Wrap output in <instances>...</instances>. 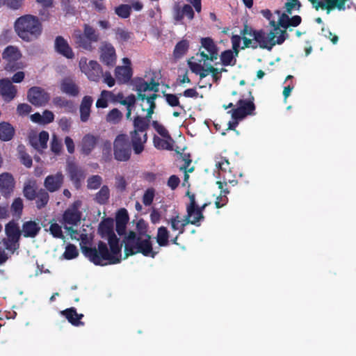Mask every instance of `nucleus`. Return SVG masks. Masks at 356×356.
I'll list each match as a JSON object with an SVG mask.
<instances>
[{
	"instance_id": "nucleus-1",
	"label": "nucleus",
	"mask_w": 356,
	"mask_h": 356,
	"mask_svg": "<svg viewBox=\"0 0 356 356\" xmlns=\"http://www.w3.org/2000/svg\"><path fill=\"white\" fill-rule=\"evenodd\" d=\"M261 13L269 22L270 29L268 31L262 29L255 31L245 26L242 31V38L236 35L232 38L235 56L238 55V48L240 47L241 39L243 40V49L259 47L261 49L271 50L274 46L282 44L289 38L286 32L288 28L296 27L301 23L300 16L295 15L290 18L288 14L280 10L271 13L270 10L266 9L262 10Z\"/></svg>"
},
{
	"instance_id": "nucleus-2",
	"label": "nucleus",
	"mask_w": 356,
	"mask_h": 356,
	"mask_svg": "<svg viewBox=\"0 0 356 356\" xmlns=\"http://www.w3.org/2000/svg\"><path fill=\"white\" fill-rule=\"evenodd\" d=\"M99 233L108 242L110 250L102 242L98 244V250L81 243L82 253L96 265L114 264L120 261V247L118 238L113 232V220L106 219L99 226Z\"/></svg>"
},
{
	"instance_id": "nucleus-3",
	"label": "nucleus",
	"mask_w": 356,
	"mask_h": 356,
	"mask_svg": "<svg viewBox=\"0 0 356 356\" xmlns=\"http://www.w3.org/2000/svg\"><path fill=\"white\" fill-rule=\"evenodd\" d=\"M150 239L151 237L148 234L140 233L136 235L134 232H129L123 240L124 258L137 253H142L146 257H154L157 252L153 250Z\"/></svg>"
},
{
	"instance_id": "nucleus-4",
	"label": "nucleus",
	"mask_w": 356,
	"mask_h": 356,
	"mask_svg": "<svg viewBox=\"0 0 356 356\" xmlns=\"http://www.w3.org/2000/svg\"><path fill=\"white\" fill-rule=\"evenodd\" d=\"M15 30L21 39L30 42L40 36L42 25L38 17L25 15L15 21Z\"/></svg>"
},
{
	"instance_id": "nucleus-5",
	"label": "nucleus",
	"mask_w": 356,
	"mask_h": 356,
	"mask_svg": "<svg viewBox=\"0 0 356 356\" xmlns=\"http://www.w3.org/2000/svg\"><path fill=\"white\" fill-rule=\"evenodd\" d=\"M136 90L138 92V99L140 101V106L144 112H147L146 115L152 118L156 108L155 99L158 95L154 93L151 95H147L145 93L148 91L157 92L159 90V83L153 79L149 83L140 79L136 83Z\"/></svg>"
},
{
	"instance_id": "nucleus-6",
	"label": "nucleus",
	"mask_w": 356,
	"mask_h": 356,
	"mask_svg": "<svg viewBox=\"0 0 356 356\" xmlns=\"http://www.w3.org/2000/svg\"><path fill=\"white\" fill-rule=\"evenodd\" d=\"M215 162L216 168L219 170V174L222 175L223 177V181H218L216 182L218 188L220 189L221 191L220 197L216 199L215 204L217 208H220L227 204V195L229 193L224 186H227V182L234 186L236 184V181L230 178L231 167L227 159L223 157H216Z\"/></svg>"
},
{
	"instance_id": "nucleus-7",
	"label": "nucleus",
	"mask_w": 356,
	"mask_h": 356,
	"mask_svg": "<svg viewBox=\"0 0 356 356\" xmlns=\"http://www.w3.org/2000/svg\"><path fill=\"white\" fill-rule=\"evenodd\" d=\"M200 47L195 59L204 64L213 63L219 57V48L215 41L210 37L201 38Z\"/></svg>"
},
{
	"instance_id": "nucleus-8",
	"label": "nucleus",
	"mask_w": 356,
	"mask_h": 356,
	"mask_svg": "<svg viewBox=\"0 0 356 356\" xmlns=\"http://www.w3.org/2000/svg\"><path fill=\"white\" fill-rule=\"evenodd\" d=\"M72 38L79 47L92 51L94 49L92 43L99 41V35L93 27L85 24L83 33L80 30L76 29L72 33Z\"/></svg>"
},
{
	"instance_id": "nucleus-9",
	"label": "nucleus",
	"mask_w": 356,
	"mask_h": 356,
	"mask_svg": "<svg viewBox=\"0 0 356 356\" xmlns=\"http://www.w3.org/2000/svg\"><path fill=\"white\" fill-rule=\"evenodd\" d=\"M79 67L82 73L91 81H99L102 74V69L97 61L94 60H88L86 57L80 58Z\"/></svg>"
},
{
	"instance_id": "nucleus-10",
	"label": "nucleus",
	"mask_w": 356,
	"mask_h": 356,
	"mask_svg": "<svg viewBox=\"0 0 356 356\" xmlns=\"http://www.w3.org/2000/svg\"><path fill=\"white\" fill-rule=\"evenodd\" d=\"M113 152L115 159L120 161H127L131 156L129 138L126 134L118 135L113 143Z\"/></svg>"
},
{
	"instance_id": "nucleus-11",
	"label": "nucleus",
	"mask_w": 356,
	"mask_h": 356,
	"mask_svg": "<svg viewBox=\"0 0 356 356\" xmlns=\"http://www.w3.org/2000/svg\"><path fill=\"white\" fill-rule=\"evenodd\" d=\"M188 195L190 199V204L186 207L187 215L185 219L188 221V224L199 225L200 221L204 218L202 211L207 206V204L205 203L199 207L196 204L195 195L193 194L191 195L189 193H188Z\"/></svg>"
},
{
	"instance_id": "nucleus-12",
	"label": "nucleus",
	"mask_w": 356,
	"mask_h": 356,
	"mask_svg": "<svg viewBox=\"0 0 356 356\" xmlns=\"http://www.w3.org/2000/svg\"><path fill=\"white\" fill-rule=\"evenodd\" d=\"M5 231L7 240H3V245L5 249L13 252L17 248V241L22 232L19 231L17 224L14 222H8L6 226Z\"/></svg>"
},
{
	"instance_id": "nucleus-13",
	"label": "nucleus",
	"mask_w": 356,
	"mask_h": 356,
	"mask_svg": "<svg viewBox=\"0 0 356 356\" xmlns=\"http://www.w3.org/2000/svg\"><path fill=\"white\" fill-rule=\"evenodd\" d=\"M81 204V201L76 200L64 212L63 223L65 229H68L67 225H76L80 222L82 213L79 209Z\"/></svg>"
},
{
	"instance_id": "nucleus-14",
	"label": "nucleus",
	"mask_w": 356,
	"mask_h": 356,
	"mask_svg": "<svg viewBox=\"0 0 356 356\" xmlns=\"http://www.w3.org/2000/svg\"><path fill=\"white\" fill-rule=\"evenodd\" d=\"M27 99L30 103L35 106H43L50 99L49 94L40 87H32L27 93Z\"/></svg>"
},
{
	"instance_id": "nucleus-15",
	"label": "nucleus",
	"mask_w": 356,
	"mask_h": 356,
	"mask_svg": "<svg viewBox=\"0 0 356 356\" xmlns=\"http://www.w3.org/2000/svg\"><path fill=\"white\" fill-rule=\"evenodd\" d=\"M252 99H240L237 104V108L232 111V116L236 120H241L247 115H253L255 109Z\"/></svg>"
},
{
	"instance_id": "nucleus-16",
	"label": "nucleus",
	"mask_w": 356,
	"mask_h": 356,
	"mask_svg": "<svg viewBox=\"0 0 356 356\" xmlns=\"http://www.w3.org/2000/svg\"><path fill=\"white\" fill-rule=\"evenodd\" d=\"M22 56V53L18 47L12 45L7 47L2 54L3 59L7 62L6 70L13 71L20 68L21 66L19 65H14L13 63L19 60Z\"/></svg>"
},
{
	"instance_id": "nucleus-17",
	"label": "nucleus",
	"mask_w": 356,
	"mask_h": 356,
	"mask_svg": "<svg viewBox=\"0 0 356 356\" xmlns=\"http://www.w3.org/2000/svg\"><path fill=\"white\" fill-rule=\"evenodd\" d=\"M188 64L191 70L193 73L199 74L201 79L206 77L211 72H218V68L213 67L211 63L204 64L202 62L195 59V57L190 58Z\"/></svg>"
},
{
	"instance_id": "nucleus-18",
	"label": "nucleus",
	"mask_w": 356,
	"mask_h": 356,
	"mask_svg": "<svg viewBox=\"0 0 356 356\" xmlns=\"http://www.w3.org/2000/svg\"><path fill=\"white\" fill-rule=\"evenodd\" d=\"M99 60L107 66H113L116 63V53L114 47L108 42H103L99 48Z\"/></svg>"
},
{
	"instance_id": "nucleus-19",
	"label": "nucleus",
	"mask_w": 356,
	"mask_h": 356,
	"mask_svg": "<svg viewBox=\"0 0 356 356\" xmlns=\"http://www.w3.org/2000/svg\"><path fill=\"white\" fill-rule=\"evenodd\" d=\"M64 176L58 172L54 175H48L44 181L45 188L50 193L59 190L63 183Z\"/></svg>"
},
{
	"instance_id": "nucleus-20",
	"label": "nucleus",
	"mask_w": 356,
	"mask_h": 356,
	"mask_svg": "<svg viewBox=\"0 0 356 356\" xmlns=\"http://www.w3.org/2000/svg\"><path fill=\"white\" fill-rule=\"evenodd\" d=\"M54 47L56 51L68 59H72L74 54L72 49L69 45L67 41L62 36H58L55 39Z\"/></svg>"
},
{
	"instance_id": "nucleus-21",
	"label": "nucleus",
	"mask_w": 356,
	"mask_h": 356,
	"mask_svg": "<svg viewBox=\"0 0 356 356\" xmlns=\"http://www.w3.org/2000/svg\"><path fill=\"white\" fill-rule=\"evenodd\" d=\"M130 135L134 152L136 154H140L144 150V145L147 140V133L132 131Z\"/></svg>"
},
{
	"instance_id": "nucleus-22",
	"label": "nucleus",
	"mask_w": 356,
	"mask_h": 356,
	"mask_svg": "<svg viewBox=\"0 0 356 356\" xmlns=\"http://www.w3.org/2000/svg\"><path fill=\"white\" fill-rule=\"evenodd\" d=\"M0 94L6 101L10 102L15 98L17 88L8 79L0 80Z\"/></svg>"
},
{
	"instance_id": "nucleus-23",
	"label": "nucleus",
	"mask_w": 356,
	"mask_h": 356,
	"mask_svg": "<svg viewBox=\"0 0 356 356\" xmlns=\"http://www.w3.org/2000/svg\"><path fill=\"white\" fill-rule=\"evenodd\" d=\"M14 188V179L8 172L0 175V192L5 196H8Z\"/></svg>"
},
{
	"instance_id": "nucleus-24",
	"label": "nucleus",
	"mask_w": 356,
	"mask_h": 356,
	"mask_svg": "<svg viewBox=\"0 0 356 356\" xmlns=\"http://www.w3.org/2000/svg\"><path fill=\"white\" fill-rule=\"evenodd\" d=\"M98 142V137L92 134H86L81 143V151L85 155H88L95 149Z\"/></svg>"
},
{
	"instance_id": "nucleus-25",
	"label": "nucleus",
	"mask_w": 356,
	"mask_h": 356,
	"mask_svg": "<svg viewBox=\"0 0 356 356\" xmlns=\"http://www.w3.org/2000/svg\"><path fill=\"white\" fill-rule=\"evenodd\" d=\"M92 102L93 99L90 96H85L82 99L79 107L80 119L81 122H86L89 120Z\"/></svg>"
},
{
	"instance_id": "nucleus-26",
	"label": "nucleus",
	"mask_w": 356,
	"mask_h": 356,
	"mask_svg": "<svg viewBox=\"0 0 356 356\" xmlns=\"http://www.w3.org/2000/svg\"><path fill=\"white\" fill-rule=\"evenodd\" d=\"M40 230V226L38 222L35 221H26L25 222L22 228V234L24 237H35Z\"/></svg>"
},
{
	"instance_id": "nucleus-27",
	"label": "nucleus",
	"mask_w": 356,
	"mask_h": 356,
	"mask_svg": "<svg viewBox=\"0 0 356 356\" xmlns=\"http://www.w3.org/2000/svg\"><path fill=\"white\" fill-rule=\"evenodd\" d=\"M49 140V134L42 131L38 136H33L30 138L31 145L37 150L42 151L47 148V143Z\"/></svg>"
},
{
	"instance_id": "nucleus-28",
	"label": "nucleus",
	"mask_w": 356,
	"mask_h": 356,
	"mask_svg": "<svg viewBox=\"0 0 356 356\" xmlns=\"http://www.w3.org/2000/svg\"><path fill=\"white\" fill-rule=\"evenodd\" d=\"M115 76L120 83H127L131 78L132 72L130 66H118L115 70Z\"/></svg>"
},
{
	"instance_id": "nucleus-29",
	"label": "nucleus",
	"mask_w": 356,
	"mask_h": 356,
	"mask_svg": "<svg viewBox=\"0 0 356 356\" xmlns=\"http://www.w3.org/2000/svg\"><path fill=\"white\" fill-rule=\"evenodd\" d=\"M153 143L154 146L158 149L172 150L173 149L174 140L172 137L163 138L154 136Z\"/></svg>"
},
{
	"instance_id": "nucleus-30",
	"label": "nucleus",
	"mask_w": 356,
	"mask_h": 356,
	"mask_svg": "<svg viewBox=\"0 0 356 356\" xmlns=\"http://www.w3.org/2000/svg\"><path fill=\"white\" fill-rule=\"evenodd\" d=\"M168 223L170 225L172 230L179 232V235L184 233V227L188 224V221L185 218H181L178 214H176L169 219Z\"/></svg>"
},
{
	"instance_id": "nucleus-31",
	"label": "nucleus",
	"mask_w": 356,
	"mask_h": 356,
	"mask_svg": "<svg viewBox=\"0 0 356 356\" xmlns=\"http://www.w3.org/2000/svg\"><path fill=\"white\" fill-rule=\"evenodd\" d=\"M60 90L64 93L71 96H76L79 95V90L76 84L70 79H64L60 85Z\"/></svg>"
},
{
	"instance_id": "nucleus-32",
	"label": "nucleus",
	"mask_w": 356,
	"mask_h": 356,
	"mask_svg": "<svg viewBox=\"0 0 356 356\" xmlns=\"http://www.w3.org/2000/svg\"><path fill=\"white\" fill-rule=\"evenodd\" d=\"M152 118L136 116L134 120V131L146 133Z\"/></svg>"
},
{
	"instance_id": "nucleus-33",
	"label": "nucleus",
	"mask_w": 356,
	"mask_h": 356,
	"mask_svg": "<svg viewBox=\"0 0 356 356\" xmlns=\"http://www.w3.org/2000/svg\"><path fill=\"white\" fill-rule=\"evenodd\" d=\"M15 129L13 126L8 122L0 123V139L3 141H8L14 136Z\"/></svg>"
},
{
	"instance_id": "nucleus-34",
	"label": "nucleus",
	"mask_w": 356,
	"mask_h": 356,
	"mask_svg": "<svg viewBox=\"0 0 356 356\" xmlns=\"http://www.w3.org/2000/svg\"><path fill=\"white\" fill-rule=\"evenodd\" d=\"M62 314L74 325H82L83 323L79 320L83 317L82 314H78L74 308H70L62 312Z\"/></svg>"
},
{
	"instance_id": "nucleus-35",
	"label": "nucleus",
	"mask_w": 356,
	"mask_h": 356,
	"mask_svg": "<svg viewBox=\"0 0 356 356\" xmlns=\"http://www.w3.org/2000/svg\"><path fill=\"white\" fill-rule=\"evenodd\" d=\"M115 39L121 44L127 43L133 39V33L123 28L115 30Z\"/></svg>"
},
{
	"instance_id": "nucleus-36",
	"label": "nucleus",
	"mask_w": 356,
	"mask_h": 356,
	"mask_svg": "<svg viewBox=\"0 0 356 356\" xmlns=\"http://www.w3.org/2000/svg\"><path fill=\"white\" fill-rule=\"evenodd\" d=\"M114 95L113 92L108 90H102L99 98L96 102L97 108H106L108 106V102L113 100Z\"/></svg>"
},
{
	"instance_id": "nucleus-37",
	"label": "nucleus",
	"mask_w": 356,
	"mask_h": 356,
	"mask_svg": "<svg viewBox=\"0 0 356 356\" xmlns=\"http://www.w3.org/2000/svg\"><path fill=\"white\" fill-rule=\"evenodd\" d=\"M190 42L186 39H183L179 41L175 46L174 49V55L177 58L181 57L188 51L189 48Z\"/></svg>"
},
{
	"instance_id": "nucleus-38",
	"label": "nucleus",
	"mask_w": 356,
	"mask_h": 356,
	"mask_svg": "<svg viewBox=\"0 0 356 356\" xmlns=\"http://www.w3.org/2000/svg\"><path fill=\"white\" fill-rule=\"evenodd\" d=\"M327 6V13L329 14L331 10H345L346 3L348 0H324Z\"/></svg>"
},
{
	"instance_id": "nucleus-39",
	"label": "nucleus",
	"mask_w": 356,
	"mask_h": 356,
	"mask_svg": "<svg viewBox=\"0 0 356 356\" xmlns=\"http://www.w3.org/2000/svg\"><path fill=\"white\" fill-rule=\"evenodd\" d=\"M169 232L165 227H161L158 229L156 235V241L160 246H167L168 245Z\"/></svg>"
},
{
	"instance_id": "nucleus-40",
	"label": "nucleus",
	"mask_w": 356,
	"mask_h": 356,
	"mask_svg": "<svg viewBox=\"0 0 356 356\" xmlns=\"http://www.w3.org/2000/svg\"><path fill=\"white\" fill-rule=\"evenodd\" d=\"M235 54L232 50H226L221 53L220 57L223 65H234L236 63Z\"/></svg>"
},
{
	"instance_id": "nucleus-41",
	"label": "nucleus",
	"mask_w": 356,
	"mask_h": 356,
	"mask_svg": "<svg viewBox=\"0 0 356 356\" xmlns=\"http://www.w3.org/2000/svg\"><path fill=\"white\" fill-rule=\"evenodd\" d=\"M36 206L38 209L44 207L49 201V194L43 189H40L35 196Z\"/></svg>"
},
{
	"instance_id": "nucleus-42",
	"label": "nucleus",
	"mask_w": 356,
	"mask_h": 356,
	"mask_svg": "<svg viewBox=\"0 0 356 356\" xmlns=\"http://www.w3.org/2000/svg\"><path fill=\"white\" fill-rule=\"evenodd\" d=\"M50 226L47 231L55 238H63V233L61 226L58 224L54 220L49 222Z\"/></svg>"
},
{
	"instance_id": "nucleus-43",
	"label": "nucleus",
	"mask_w": 356,
	"mask_h": 356,
	"mask_svg": "<svg viewBox=\"0 0 356 356\" xmlns=\"http://www.w3.org/2000/svg\"><path fill=\"white\" fill-rule=\"evenodd\" d=\"M193 15L194 13L192 7L189 5H185L182 9L177 13L175 19L177 20H180L186 17L188 19H192L193 18Z\"/></svg>"
},
{
	"instance_id": "nucleus-44",
	"label": "nucleus",
	"mask_w": 356,
	"mask_h": 356,
	"mask_svg": "<svg viewBox=\"0 0 356 356\" xmlns=\"http://www.w3.org/2000/svg\"><path fill=\"white\" fill-rule=\"evenodd\" d=\"M110 192L108 188L106 186H104L96 194V200L99 204H104L108 200Z\"/></svg>"
},
{
	"instance_id": "nucleus-45",
	"label": "nucleus",
	"mask_w": 356,
	"mask_h": 356,
	"mask_svg": "<svg viewBox=\"0 0 356 356\" xmlns=\"http://www.w3.org/2000/svg\"><path fill=\"white\" fill-rule=\"evenodd\" d=\"M78 255L79 252L76 246L71 244L66 246L65 250L63 254V258L67 260L75 259Z\"/></svg>"
},
{
	"instance_id": "nucleus-46",
	"label": "nucleus",
	"mask_w": 356,
	"mask_h": 356,
	"mask_svg": "<svg viewBox=\"0 0 356 356\" xmlns=\"http://www.w3.org/2000/svg\"><path fill=\"white\" fill-rule=\"evenodd\" d=\"M122 117L121 112L117 108H113L106 115V121L110 123L116 124L120 121Z\"/></svg>"
},
{
	"instance_id": "nucleus-47",
	"label": "nucleus",
	"mask_w": 356,
	"mask_h": 356,
	"mask_svg": "<svg viewBox=\"0 0 356 356\" xmlns=\"http://www.w3.org/2000/svg\"><path fill=\"white\" fill-rule=\"evenodd\" d=\"M24 196L29 200H33L37 195L35 192V183L29 182L24 188Z\"/></svg>"
},
{
	"instance_id": "nucleus-48",
	"label": "nucleus",
	"mask_w": 356,
	"mask_h": 356,
	"mask_svg": "<svg viewBox=\"0 0 356 356\" xmlns=\"http://www.w3.org/2000/svg\"><path fill=\"white\" fill-rule=\"evenodd\" d=\"M152 127L159 134V136L163 138L171 137L167 129L158 121H153Z\"/></svg>"
},
{
	"instance_id": "nucleus-49",
	"label": "nucleus",
	"mask_w": 356,
	"mask_h": 356,
	"mask_svg": "<svg viewBox=\"0 0 356 356\" xmlns=\"http://www.w3.org/2000/svg\"><path fill=\"white\" fill-rule=\"evenodd\" d=\"M23 207V200L20 197L15 198L11 205V211L13 215L19 216L22 212Z\"/></svg>"
},
{
	"instance_id": "nucleus-50",
	"label": "nucleus",
	"mask_w": 356,
	"mask_h": 356,
	"mask_svg": "<svg viewBox=\"0 0 356 356\" xmlns=\"http://www.w3.org/2000/svg\"><path fill=\"white\" fill-rule=\"evenodd\" d=\"M102 177L99 175H93L88 179V188L97 189L102 184Z\"/></svg>"
},
{
	"instance_id": "nucleus-51",
	"label": "nucleus",
	"mask_w": 356,
	"mask_h": 356,
	"mask_svg": "<svg viewBox=\"0 0 356 356\" xmlns=\"http://www.w3.org/2000/svg\"><path fill=\"white\" fill-rule=\"evenodd\" d=\"M131 7L128 5H121L115 8V13L120 17L127 18L130 15Z\"/></svg>"
},
{
	"instance_id": "nucleus-52",
	"label": "nucleus",
	"mask_w": 356,
	"mask_h": 356,
	"mask_svg": "<svg viewBox=\"0 0 356 356\" xmlns=\"http://www.w3.org/2000/svg\"><path fill=\"white\" fill-rule=\"evenodd\" d=\"M129 220L128 213L126 209H121L116 216V224H127Z\"/></svg>"
},
{
	"instance_id": "nucleus-53",
	"label": "nucleus",
	"mask_w": 356,
	"mask_h": 356,
	"mask_svg": "<svg viewBox=\"0 0 356 356\" xmlns=\"http://www.w3.org/2000/svg\"><path fill=\"white\" fill-rule=\"evenodd\" d=\"M155 191L153 188H148L143 197V202L145 205L149 206L152 204L154 197Z\"/></svg>"
},
{
	"instance_id": "nucleus-54",
	"label": "nucleus",
	"mask_w": 356,
	"mask_h": 356,
	"mask_svg": "<svg viewBox=\"0 0 356 356\" xmlns=\"http://www.w3.org/2000/svg\"><path fill=\"white\" fill-rule=\"evenodd\" d=\"M300 7V3L298 0H287L285 3V8L289 14H291L293 10H298Z\"/></svg>"
},
{
	"instance_id": "nucleus-55",
	"label": "nucleus",
	"mask_w": 356,
	"mask_h": 356,
	"mask_svg": "<svg viewBox=\"0 0 356 356\" xmlns=\"http://www.w3.org/2000/svg\"><path fill=\"white\" fill-rule=\"evenodd\" d=\"M31 110V106L27 104H19L17 107V113L19 115H26Z\"/></svg>"
},
{
	"instance_id": "nucleus-56",
	"label": "nucleus",
	"mask_w": 356,
	"mask_h": 356,
	"mask_svg": "<svg viewBox=\"0 0 356 356\" xmlns=\"http://www.w3.org/2000/svg\"><path fill=\"white\" fill-rule=\"evenodd\" d=\"M53 104L59 108H67L70 106V102L65 98L56 97L53 99Z\"/></svg>"
},
{
	"instance_id": "nucleus-57",
	"label": "nucleus",
	"mask_w": 356,
	"mask_h": 356,
	"mask_svg": "<svg viewBox=\"0 0 356 356\" xmlns=\"http://www.w3.org/2000/svg\"><path fill=\"white\" fill-rule=\"evenodd\" d=\"M62 148L61 143L58 141L57 137L54 135L51 143V149L53 152L58 154Z\"/></svg>"
},
{
	"instance_id": "nucleus-58",
	"label": "nucleus",
	"mask_w": 356,
	"mask_h": 356,
	"mask_svg": "<svg viewBox=\"0 0 356 356\" xmlns=\"http://www.w3.org/2000/svg\"><path fill=\"white\" fill-rule=\"evenodd\" d=\"M166 102L171 106H179V97L172 94H168L165 95Z\"/></svg>"
},
{
	"instance_id": "nucleus-59",
	"label": "nucleus",
	"mask_w": 356,
	"mask_h": 356,
	"mask_svg": "<svg viewBox=\"0 0 356 356\" xmlns=\"http://www.w3.org/2000/svg\"><path fill=\"white\" fill-rule=\"evenodd\" d=\"M102 76H103L104 83H105L108 87H113L115 85V80L110 72H106L104 74L102 73Z\"/></svg>"
},
{
	"instance_id": "nucleus-60",
	"label": "nucleus",
	"mask_w": 356,
	"mask_h": 356,
	"mask_svg": "<svg viewBox=\"0 0 356 356\" xmlns=\"http://www.w3.org/2000/svg\"><path fill=\"white\" fill-rule=\"evenodd\" d=\"M42 115L43 120V124H47L54 121V115L51 111L49 110H45L42 113Z\"/></svg>"
},
{
	"instance_id": "nucleus-61",
	"label": "nucleus",
	"mask_w": 356,
	"mask_h": 356,
	"mask_svg": "<svg viewBox=\"0 0 356 356\" xmlns=\"http://www.w3.org/2000/svg\"><path fill=\"white\" fill-rule=\"evenodd\" d=\"M183 95L186 97L190 98H197L199 97L200 98H203V96L202 95H199V93L196 91L195 88L186 89V90L184 91Z\"/></svg>"
},
{
	"instance_id": "nucleus-62",
	"label": "nucleus",
	"mask_w": 356,
	"mask_h": 356,
	"mask_svg": "<svg viewBox=\"0 0 356 356\" xmlns=\"http://www.w3.org/2000/svg\"><path fill=\"white\" fill-rule=\"evenodd\" d=\"M122 105L124 106H134L136 102V97L134 95L127 96L124 99L120 102Z\"/></svg>"
},
{
	"instance_id": "nucleus-63",
	"label": "nucleus",
	"mask_w": 356,
	"mask_h": 356,
	"mask_svg": "<svg viewBox=\"0 0 356 356\" xmlns=\"http://www.w3.org/2000/svg\"><path fill=\"white\" fill-rule=\"evenodd\" d=\"M65 144L69 153L72 154L74 152V144L73 140L67 136L65 138Z\"/></svg>"
},
{
	"instance_id": "nucleus-64",
	"label": "nucleus",
	"mask_w": 356,
	"mask_h": 356,
	"mask_svg": "<svg viewBox=\"0 0 356 356\" xmlns=\"http://www.w3.org/2000/svg\"><path fill=\"white\" fill-rule=\"evenodd\" d=\"M20 159L22 162V163L28 167L30 168L32 165V159L31 158L25 153H21L20 154Z\"/></svg>"
}]
</instances>
